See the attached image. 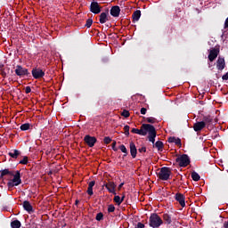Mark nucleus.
<instances>
[{
    "mask_svg": "<svg viewBox=\"0 0 228 228\" xmlns=\"http://www.w3.org/2000/svg\"><path fill=\"white\" fill-rule=\"evenodd\" d=\"M218 56V50L213 49L210 51L209 55H208V60L210 61H213L216 57Z\"/></svg>",
    "mask_w": 228,
    "mask_h": 228,
    "instance_id": "obj_15",
    "label": "nucleus"
},
{
    "mask_svg": "<svg viewBox=\"0 0 228 228\" xmlns=\"http://www.w3.org/2000/svg\"><path fill=\"white\" fill-rule=\"evenodd\" d=\"M106 22H108V13L102 12L100 14V23L101 24H106Z\"/></svg>",
    "mask_w": 228,
    "mask_h": 228,
    "instance_id": "obj_18",
    "label": "nucleus"
},
{
    "mask_svg": "<svg viewBox=\"0 0 228 228\" xmlns=\"http://www.w3.org/2000/svg\"><path fill=\"white\" fill-rule=\"evenodd\" d=\"M119 151L125 154L124 156H127V149L124 144L119 146Z\"/></svg>",
    "mask_w": 228,
    "mask_h": 228,
    "instance_id": "obj_29",
    "label": "nucleus"
},
{
    "mask_svg": "<svg viewBox=\"0 0 228 228\" xmlns=\"http://www.w3.org/2000/svg\"><path fill=\"white\" fill-rule=\"evenodd\" d=\"M122 186H124V183H120L118 187V190H121L122 189Z\"/></svg>",
    "mask_w": 228,
    "mask_h": 228,
    "instance_id": "obj_48",
    "label": "nucleus"
},
{
    "mask_svg": "<svg viewBox=\"0 0 228 228\" xmlns=\"http://www.w3.org/2000/svg\"><path fill=\"white\" fill-rule=\"evenodd\" d=\"M105 187L107 188L108 191H110V193H113L114 195H117V192H115V188H117V185L115 184V183L110 182L105 185Z\"/></svg>",
    "mask_w": 228,
    "mask_h": 228,
    "instance_id": "obj_11",
    "label": "nucleus"
},
{
    "mask_svg": "<svg viewBox=\"0 0 228 228\" xmlns=\"http://www.w3.org/2000/svg\"><path fill=\"white\" fill-rule=\"evenodd\" d=\"M94 20H92V19H89L86 20V28H90L93 24Z\"/></svg>",
    "mask_w": 228,
    "mask_h": 228,
    "instance_id": "obj_34",
    "label": "nucleus"
},
{
    "mask_svg": "<svg viewBox=\"0 0 228 228\" xmlns=\"http://www.w3.org/2000/svg\"><path fill=\"white\" fill-rule=\"evenodd\" d=\"M87 193H88V195H94V188L93 187H88Z\"/></svg>",
    "mask_w": 228,
    "mask_h": 228,
    "instance_id": "obj_38",
    "label": "nucleus"
},
{
    "mask_svg": "<svg viewBox=\"0 0 228 228\" xmlns=\"http://www.w3.org/2000/svg\"><path fill=\"white\" fill-rule=\"evenodd\" d=\"M11 177L12 178L7 183L9 190H12L14 186H19V184L22 183V180L20 179V171H12V173H11Z\"/></svg>",
    "mask_w": 228,
    "mask_h": 228,
    "instance_id": "obj_2",
    "label": "nucleus"
},
{
    "mask_svg": "<svg viewBox=\"0 0 228 228\" xmlns=\"http://www.w3.org/2000/svg\"><path fill=\"white\" fill-rule=\"evenodd\" d=\"M147 149L145 147H142L139 149V152H145Z\"/></svg>",
    "mask_w": 228,
    "mask_h": 228,
    "instance_id": "obj_47",
    "label": "nucleus"
},
{
    "mask_svg": "<svg viewBox=\"0 0 228 228\" xmlns=\"http://www.w3.org/2000/svg\"><path fill=\"white\" fill-rule=\"evenodd\" d=\"M23 208L25 209V211H28V213H31V211H33V206H31V203H29V201L23 202Z\"/></svg>",
    "mask_w": 228,
    "mask_h": 228,
    "instance_id": "obj_17",
    "label": "nucleus"
},
{
    "mask_svg": "<svg viewBox=\"0 0 228 228\" xmlns=\"http://www.w3.org/2000/svg\"><path fill=\"white\" fill-rule=\"evenodd\" d=\"M153 147H156L158 151H162L163 150V142L161 141H158Z\"/></svg>",
    "mask_w": 228,
    "mask_h": 228,
    "instance_id": "obj_25",
    "label": "nucleus"
},
{
    "mask_svg": "<svg viewBox=\"0 0 228 228\" xmlns=\"http://www.w3.org/2000/svg\"><path fill=\"white\" fill-rule=\"evenodd\" d=\"M20 225H21V224H20V221H19V220H14V221L11 222L12 228H20Z\"/></svg>",
    "mask_w": 228,
    "mask_h": 228,
    "instance_id": "obj_23",
    "label": "nucleus"
},
{
    "mask_svg": "<svg viewBox=\"0 0 228 228\" xmlns=\"http://www.w3.org/2000/svg\"><path fill=\"white\" fill-rule=\"evenodd\" d=\"M111 142V138L110 137H105L104 138V143L108 144V143H110Z\"/></svg>",
    "mask_w": 228,
    "mask_h": 228,
    "instance_id": "obj_39",
    "label": "nucleus"
},
{
    "mask_svg": "<svg viewBox=\"0 0 228 228\" xmlns=\"http://www.w3.org/2000/svg\"><path fill=\"white\" fill-rule=\"evenodd\" d=\"M216 68L218 70H224V69H225V60L224 58H219L217 60Z\"/></svg>",
    "mask_w": 228,
    "mask_h": 228,
    "instance_id": "obj_13",
    "label": "nucleus"
},
{
    "mask_svg": "<svg viewBox=\"0 0 228 228\" xmlns=\"http://www.w3.org/2000/svg\"><path fill=\"white\" fill-rule=\"evenodd\" d=\"M143 227H145L144 224L138 223L137 225L134 228H143Z\"/></svg>",
    "mask_w": 228,
    "mask_h": 228,
    "instance_id": "obj_41",
    "label": "nucleus"
},
{
    "mask_svg": "<svg viewBox=\"0 0 228 228\" xmlns=\"http://www.w3.org/2000/svg\"><path fill=\"white\" fill-rule=\"evenodd\" d=\"M103 216H104V215H102V213H99L96 215V220L98 222H101V220H102Z\"/></svg>",
    "mask_w": 228,
    "mask_h": 228,
    "instance_id": "obj_32",
    "label": "nucleus"
},
{
    "mask_svg": "<svg viewBox=\"0 0 228 228\" xmlns=\"http://www.w3.org/2000/svg\"><path fill=\"white\" fill-rule=\"evenodd\" d=\"M163 224V220L158 214H151L150 216V227L158 228Z\"/></svg>",
    "mask_w": 228,
    "mask_h": 228,
    "instance_id": "obj_3",
    "label": "nucleus"
},
{
    "mask_svg": "<svg viewBox=\"0 0 228 228\" xmlns=\"http://www.w3.org/2000/svg\"><path fill=\"white\" fill-rule=\"evenodd\" d=\"M84 141L89 147H94L95 145V142H97V139L90 135H86Z\"/></svg>",
    "mask_w": 228,
    "mask_h": 228,
    "instance_id": "obj_9",
    "label": "nucleus"
},
{
    "mask_svg": "<svg viewBox=\"0 0 228 228\" xmlns=\"http://www.w3.org/2000/svg\"><path fill=\"white\" fill-rule=\"evenodd\" d=\"M145 113H147V109L142 108V109H141V114H142V115H145Z\"/></svg>",
    "mask_w": 228,
    "mask_h": 228,
    "instance_id": "obj_44",
    "label": "nucleus"
},
{
    "mask_svg": "<svg viewBox=\"0 0 228 228\" xmlns=\"http://www.w3.org/2000/svg\"><path fill=\"white\" fill-rule=\"evenodd\" d=\"M124 131H125V134L126 136H129V126H124Z\"/></svg>",
    "mask_w": 228,
    "mask_h": 228,
    "instance_id": "obj_33",
    "label": "nucleus"
},
{
    "mask_svg": "<svg viewBox=\"0 0 228 228\" xmlns=\"http://www.w3.org/2000/svg\"><path fill=\"white\" fill-rule=\"evenodd\" d=\"M164 220L166 223H167L168 224H172V217H170L168 216V214H165L164 215Z\"/></svg>",
    "mask_w": 228,
    "mask_h": 228,
    "instance_id": "obj_28",
    "label": "nucleus"
},
{
    "mask_svg": "<svg viewBox=\"0 0 228 228\" xmlns=\"http://www.w3.org/2000/svg\"><path fill=\"white\" fill-rule=\"evenodd\" d=\"M147 122H149L150 124H154V122H156V118H147Z\"/></svg>",
    "mask_w": 228,
    "mask_h": 228,
    "instance_id": "obj_37",
    "label": "nucleus"
},
{
    "mask_svg": "<svg viewBox=\"0 0 228 228\" xmlns=\"http://www.w3.org/2000/svg\"><path fill=\"white\" fill-rule=\"evenodd\" d=\"M121 115L122 117H125V118H127V117H129V112L127 110H123Z\"/></svg>",
    "mask_w": 228,
    "mask_h": 228,
    "instance_id": "obj_36",
    "label": "nucleus"
},
{
    "mask_svg": "<svg viewBox=\"0 0 228 228\" xmlns=\"http://www.w3.org/2000/svg\"><path fill=\"white\" fill-rule=\"evenodd\" d=\"M25 92H26V94H31V87L27 86V87L25 88Z\"/></svg>",
    "mask_w": 228,
    "mask_h": 228,
    "instance_id": "obj_43",
    "label": "nucleus"
},
{
    "mask_svg": "<svg viewBox=\"0 0 228 228\" xmlns=\"http://www.w3.org/2000/svg\"><path fill=\"white\" fill-rule=\"evenodd\" d=\"M132 133L135 134H138V133H140V129L138 128H133L132 129Z\"/></svg>",
    "mask_w": 228,
    "mask_h": 228,
    "instance_id": "obj_42",
    "label": "nucleus"
},
{
    "mask_svg": "<svg viewBox=\"0 0 228 228\" xmlns=\"http://www.w3.org/2000/svg\"><path fill=\"white\" fill-rule=\"evenodd\" d=\"M32 76L34 79H40V77H44L45 76V72L40 69H32Z\"/></svg>",
    "mask_w": 228,
    "mask_h": 228,
    "instance_id": "obj_6",
    "label": "nucleus"
},
{
    "mask_svg": "<svg viewBox=\"0 0 228 228\" xmlns=\"http://www.w3.org/2000/svg\"><path fill=\"white\" fill-rule=\"evenodd\" d=\"M29 123H25L23 125L20 126V129L21 131H28V129H29Z\"/></svg>",
    "mask_w": 228,
    "mask_h": 228,
    "instance_id": "obj_30",
    "label": "nucleus"
},
{
    "mask_svg": "<svg viewBox=\"0 0 228 228\" xmlns=\"http://www.w3.org/2000/svg\"><path fill=\"white\" fill-rule=\"evenodd\" d=\"M12 173H13V171H9L8 169H4L1 172V175H2V177L4 175H12Z\"/></svg>",
    "mask_w": 228,
    "mask_h": 228,
    "instance_id": "obj_27",
    "label": "nucleus"
},
{
    "mask_svg": "<svg viewBox=\"0 0 228 228\" xmlns=\"http://www.w3.org/2000/svg\"><path fill=\"white\" fill-rule=\"evenodd\" d=\"M206 127V123L204 121L196 122L193 126V129L196 132L202 131Z\"/></svg>",
    "mask_w": 228,
    "mask_h": 228,
    "instance_id": "obj_10",
    "label": "nucleus"
},
{
    "mask_svg": "<svg viewBox=\"0 0 228 228\" xmlns=\"http://www.w3.org/2000/svg\"><path fill=\"white\" fill-rule=\"evenodd\" d=\"M175 200L179 202L182 208H184L186 206V202L184 201V195L177 193L175 195Z\"/></svg>",
    "mask_w": 228,
    "mask_h": 228,
    "instance_id": "obj_12",
    "label": "nucleus"
},
{
    "mask_svg": "<svg viewBox=\"0 0 228 228\" xmlns=\"http://www.w3.org/2000/svg\"><path fill=\"white\" fill-rule=\"evenodd\" d=\"M224 228H228V221L224 224Z\"/></svg>",
    "mask_w": 228,
    "mask_h": 228,
    "instance_id": "obj_49",
    "label": "nucleus"
},
{
    "mask_svg": "<svg viewBox=\"0 0 228 228\" xmlns=\"http://www.w3.org/2000/svg\"><path fill=\"white\" fill-rule=\"evenodd\" d=\"M175 161L180 167H188L190 165V157L188 155H181L176 158Z\"/></svg>",
    "mask_w": 228,
    "mask_h": 228,
    "instance_id": "obj_5",
    "label": "nucleus"
},
{
    "mask_svg": "<svg viewBox=\"0 0 228 228\" xmlns=\"http://www.w3.org/2000/svg\"><path fill=\"white\" fill-rule=\"evenodd\" d=\"M170 174H172V172L170 171V168L162 167L159 173V177L162 181H168V179H170Z\"/></svg>",
    "mask_w": 228,
    "mask_h": 228,
    "instance_id": "obj_4",
    "label": "nucleus"
},
{
    "mask_svg": "<svg viewBox=\"0 0 228 228\" xmlns=\"http://www.w3.org/2000/svg\"><path fill=\"white\" fill-rule=\"evenodd\" d=\"M203 122L205 123V126H211L213 124V118L208 116L203 118Z\"/></svg>",
    "mask_w": 228,
    "mask_h": 228,
    "instance_id": "obj_22",
    "label": "nucleus"
},
{
    "mask_svg": "<svg viewBox=\"0 0 228 228\" xmlns=\"http://www.w3.org/2000/svg\"><path fill=\"white\" fill-rule=\"evenodd\" d=\"M140 17H142V12L140 10H137L133 13V19L134 22H137V20H140Z\"/></svg>",
    "mask_w": 228,
    "mask_h": 228,
    "instance_id": "obj_19",
    "label": "nucleus"
},
{
    "mask_svg": "<svg viewBox=\"0 0 228 228\" xmlns=\"http://www.w3.org/2000/svg\"><path fill=\"white\" fill-rule=\"evenodd\" d=\"M108 211H109V213H113V211H115V206L109 205Z\"/></svg>",
    "mask_w": 228,
    "mask_h": 228,
    "instance_id": "obj_35",
    "label": "nucleus"
},
{
    "mask_svg": "<svg viewBox=\"0 0 228 228\" xmlns=\"http://www.w3.org/2000/svg\"><path fill=\"white\" fill-rule=\"evenodd\" d=\"M136 145H134V142H130V154L132 158H136Z\"/></svg>",
    "mask_w": 228,
    "mask_h": 228,
    "instance_id": "obj_16",
    "label": "nucleus"
},
{
    "mask_svg": "<svg viewBox=\"0 0 228 228\" xmlns=\"http://www.w3.org/2000/svg\"><path fill=\"white\" fill-rule=\"evenodd\" d=\"M20 154V151H19L18 150H12L9 152V156H11V158H13L14 159H17Z\"/></svg>",
    "mask_w": 228,
    "mask_h": 228,
    "instance_id": "obj_20",
    "label": "nucleus"
},
{
    "mask_svg": "<svg viewBox=\"0 0 228 228\" xmlns=\"http://www.w3.org/2000/svg\"><path fill=\"white\" fill-rule=\"evenodd\" d=\"M90 11L92 12V13H94L95 15L101 13V6L99 5V3L93 2L90 5Z\"/></svg>",
    "mask_w": 228,
    "mask_h": 228,
    "instance_id": "obj_8",
    "label": "nucleus"
},
{
    "mask_svg": "<svg viewBox=\"0 0 228 228\" xmlns=\"http://www.w3.org/2000/svg\"><path fill=\"white\" fill-rule=\"evenodd\" d=\"M123 201H124V196L122 198H120V196L114 197V202H116V204H118V206H120V204H122Z\"/></svg>",
    "mask_w": 228,
    "mask_h": 228,
    "instance_id": "obj_24",
    "label": "nucleus"
},
{
    "mask_svg": "<svg viewBox=\"0 0 228 228\" xmlns=\"http://www.w3.org/2000/svg\"><path fill=\"white\" fill-rule=\"evenodd\" d=\"M20 165H28V157H24L21 160H20Z\"/></svg>",
    "mask_w": 228,
    "mask_h": 228,
    "instance_id": "obj_31",
    "label": "nucleus"
},
{
    "mask_svg": "<svg viewBox=\"0 0 228 228\" xmlns=\"http://www.w3.org/2000/svg\"><path fill=\"white\" fill-rule=\"evenodd\" d=\"M149 134L148 138L149 142H151V143H154L156 141V128H154V126L149 125V124H143L139 130L138 134H141V136H145Z\"/></svg>",
    "mask_w": 228,
    "mask_h": 228,
    "instance_id": "obj_1",
    "label": "nucleus"
},
{
    "mask_svg": "<svg viewBox=\"0 0 228 228\" xmlns=\"http://www.w3.org/2000/svg\"><path fill=\"white\" fill-rule=\"evenodd\" d=\"M191 178H192L194 181H200V175H198L197 172H192V173H191Z\"/></svg>",
    "mask_w": 228,
    "mask_h": 228,
    "instance_id": "obj_26",
    "label": "nucleus"
},
{
    "mask_svg": "<svg viewBox=\"0 0 228 228\" xmlns=\"http://www.w3.org/2000/svg\"><path fill=\"white\" fill-rule=\"evenodd\" d=\"M169 143H175V145H181V139L175 137H169Z\"/></svg>",
    "mask_w": 228,
    "mask_h": 228,
    "instance_id": "obj_21",
    "label": "nucleus"
},
{
    "mask_svg": "<svg viewBox=\"0 0 228 228\" xmlns=\"http://www.w3.org/2000/svg\"><path fill=\"white\" fill-rule=\"evenodd\" d=\"M15 74L16 76H28L29 73L28 72V69L23 68L22 66H16L15 69Z\"/></svg>",
    "mask_w": 228,
    "mask_h": 228,
    "instance_id": "obj_7",
    "label": "nucleus"
},
{
    "mask_svg": "<svg viewBox=\"0 0 228 228\" xmlns=\"http://www.w3.org/2000/svg\"><path fill=\"white\" fill-rule=\"evenodd\" d=\"M95 186V181H91L88 184V188H94Z\"/></svg>",
    "mask_w": 228,
    "mask_h": 228,
    "instance_id": "obj_40",
    "label": "nucleus"
},
{
    "mask_svg": "<svg viewBox=\"0 0 228 228\" xmlns=\"http://www.w3.org/2000/svg\"><path fill=\"white\" fill-rule=\"evenodd\" d=\"M112 149H113V151H117V142H113V143H112Z\"/></svg>",
    "mask_w": 228,
    "mask_h": 228,
    "instance_id": "obj_45",
    "label": "nucleus"
},
{
    "mask_svg": "<svg viewBox=\"0 0 228 228\" xmlns=\"http://www.w3.org/2000/svg\"><path fill=\"white\" fill-rule=\"evenodd\" d=\"M110 15H112V17H118L120 15V7L113 6L110 9Z\"/></svg>",
    "mask_w": 228,
    "mask_h": 228,
    "instance_id": "obj_14",
    "label": "nucleus"
},
{
    "mask_svg": "<svg viewBox=\"0 0 228 228\" xmlns=\"http://www.w3.org/2000/svg\"><path fill=\"white\" fill-rule=\"evenodd\" d=\"M223 79H224V81L228 80V72L223 76Z\"/></svg>",
    "mask_w": 228,
    "mask_h": 228,
    "instance_id": "obj_46",
    "label": "nucleus"
}]
</instances>
